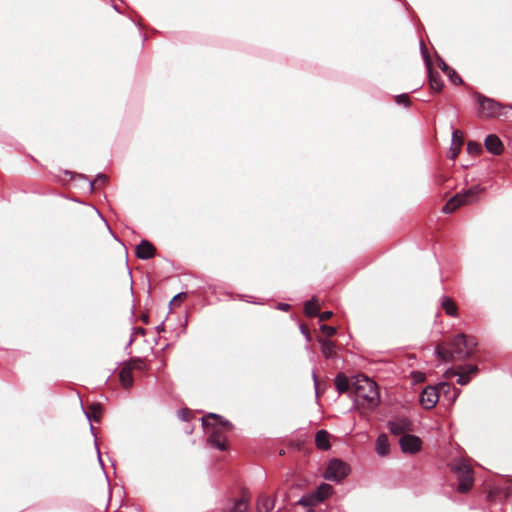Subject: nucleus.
Returning a JSON list of instances; mask_svg holds the SVG:
<instances>
[{
  "instance_id": "4be33fe9",
  "label": "nucleus",
  "mask_w": 512,
  "mask_h": 512,
  "mask_svg": "<svg viewBox=\"0 0 512 512\" xmlns=\"http://www.w3.org/2000/svg\"><path fill=\"white\" fill-rule=\"evenodd\" d=\"M274 508V500L266 495L260 496L258 500L259 512H270Z\"/></svg>"
},
{
  "instance_id": "4468645a",
  "label": "nucleus",
  "mask_w": 512,
  "mask_h": 512,
  "mask_svg": "<svg viewBox=\"0 0 512 512\" xmlns=\"http://www.w3.org/2000/svg\"><path fill=\"white\" fill-rule=\"evenodd\" d=\"M484 145L486 149L494 154L499 155L503 150V144L497 135L490 134L485 138Z\"/></svg>"
},
{
  "instance_id": "bb28decb",
  "label": "nucleus",
  "mask_w": 512,
  "mask_h": 512,
  "mask_svg": "<svg viewBox=\"0 0 512 512\" xmlns=\"http://www.w3.org/2000/svg\"><path fill=\"white\" fill-rule=\"evenodd\" d=\"M461 371L466 373L468 376L475 375L478 372V367L474 364H466L459 367Z\"/></svg>"
},
{
  "instance_id": "4c0bfd02",
  "label": "nucleus",
  "mask_w": 512,
  "mask_h": 512,
  "mask_svg": "<svg viewBox=\"0 0 512 512\" xmlns=\"http://www.w3.org/2000/svg\"><path fill=\"white\" fill-rule=\"evenodd\" d=\"M277 309L282 311H288L290 309V305L287 303H279L277 305Z\"/></svg>"
},
{
  "instance_id": "aec40b11",
  "label": "nucleus",
  "mask_w": 512,
  "mask_h": 512,
  "mask_svg": "<svg viewBox=\"0 0 512 512\" xmlns=\"http://www.w3.org/2000/svg\"><path fill=\"white\" fill-rule=\"evenodd\" d=\"M315 444L321 450L330 448L329 433L326 430H319L315 436Z\"/></svg>"
},
{
  "instance_id": "9d476101",
  "label": "nucleus",
  "mask_w": 512,
  "mask_h": 512,
  "mask_svg": "<svg viewBox=\"0 0 512 512\" xmlns=\"http://www.w3.org/2000/svg\"><path fill=\"white\" fill-rule=\"evenodd\" d=\"M399 445L404 454H416L422 448V440L420 437L408 433L401 436Z\"/></svg>"
},
{
  "instance_id": "7c9ffc66",
  "label": "nucleus",
  "mask_w": 512,
  "mask_h": 512,
  "mask_svg": "<svg viewBox=\"0 0 512 512\" xmlns=\"http://www.w3.org/2000/svg\"><path fill=\"white\" fill-rule=\"evenodd\" d=\"M395 101L397 104L399 105H405V106H409L410 104V100H409V97L406 93H403V94H399L395 97Z\"/></svg>"
},
{
  "instance_id": "f8f14e48",
  "label": "nucleus",
  "mask_w": 512,
  "mask_h": 512,
  "mask_svg": "<svg viewBox=\"0 0 512 512\" xmlns=\"http://www.w3.org/2000/svg\"><path fill=\"white\" fill-rule=\"evenodd\" d=\"M439 400V389L435 386H427L420 394V404L425 409H432Z\"/></svg>"
},
{
  "instance_id": "20e7f679",
  "label": "nucleus",
  "mask_w": 512,
  "mask_h": 512,
  "mask_svg": "<svg viewBox=\"0 0 512 512\" xmlns=\"http://www.w3.org/2000/svg\"><path fill=\"white\" fill-rule=\"evenodd\" d=\"M485 188L480 185H473L462 193L454 195L442 208L443 213L451 214L458 207L472 203L477 200L479 194L484 192Z\"/></svg>"
},
{
  "instance_id": "9b49d317",
  "label": "nucleus",
  "mask_w": 512,
  "mask_h": 512,
  "mask_svg": "<svg viewBox=\"0 0 512 512\" xmlns=\"http://www.w3.org/2000/svg\"><path fill=\"white\" fill-rule=\"evenodd\" d=\"M387 428L393 435L403 436L413 430V424L410 419L402 417L388 421Z\"/></svg>"
},
{
  "instance_id": "6ab92c4d",
  "label": "nucleus",
  "mask_w": 512,
  "mask_h": 512,
  "mask_svg": "<svg viewBox=\"0 0 512 512\" xmlns=\"http://www.w3.org/2000/svg\"><path fill=\"white\" fill-rule=\"evenodd\" d=\"M102 412V405L100 403H93L89 406L88 410H84V414L89 422L92 420L98 422Z\"/></svg>"
},
{
  "instance_id": "a211bd4d",
  "label": "nucleus",
  "mask_w": 512,
  "mask_h": 512,
  "mask_svg": "<svg viewBox=\"0 0 512 512\" xmlns=\"http://www.w3.org/2000/svg\"><path fill=\"white\" fill-rule=\"evenodd\" d=\"M119 379H120L121 385L125 389H130L133 385L132 368L130 366L122 367L119 372Z\"/></svg>"
},
{
  "instance_id": "b1692460",
  "label": "nucleus",
  "mask_w": 512,
  "mask_h": 512,
  "mask_svg": "<svg viewBox=\"0 0 512 512\" xmlns=\"http://www.w3.org/2000/svg\"><path fill=\"white\" fill-rule=\"evenodd\" d=\"M79 177L88 181V186H89V191H90V192H93V190H94V188H95V185H96V184H101V185H103V184H105V183H106V181H107V177H106V175H105V174H102V173H99V174L96 176V179H95L94 181H90V180H88V178H87L85 175H83V174H80V175H79Z\"/></svg>"
},
{
  "instance_id": "423d86ee",
  "label": "nucleus",
  "mask_w": 512,
  "mask_h": 512,
  "mask_svg": "<svg viewBox=\"0 0 512 512\" xmlns=\"http://www.w3.org/2000/svg\"><path fill=\"white\" fill-rule=\"evenodd\" d=\"M452 471L457 475L458 491L460 493H467L474 483L471 467L464 461L460 460L453 465Z\"/></svg>"
},
{
  "instance_id": "2eb2a0df",
  "label": "nucleus",
  "mask_w": 512,
  "mask_h": 512,
  "mask_svg": "<svg viewBox=\"0 0 512 512\" xmlns=\"http://www.w3.org/2000/svg\"><path fill=\"white\" fill-rule=\"evenodd\" d=\"M375 451L381 456H388L390 453V443L388 436L385 433L380 434L375 441Z\"/></svg>"
},
{
  "instance_id": "c85d7f7f",
  "label": "nucleus",
  "mask_w": 512,
  "mask_h": 512,
  "mask_svg": "<svg viewBox=\"0 0 512 512\" xmlns=\"http://www.w3.org/2000/svg\"><path fill=\"white\" fill-rule=\"evenodd\" d=\"M320 330L327 336V337H332L336 334L337 332V329L333 326H329V325H326V324H322L320 326Z\"/></svg>"
},
{
  "instance_id": "5701e85b",
  "label": "nucleus",
  "mask_w": 512,
  "mask_h": 512,
  "mask_svg": "<svg viewBox=\"0 0 512 512\" xmlns=\"http://www.w3.org/2000/svg\"><path fill=\"white\" fill-rule=\"evenodd\" d=\"M442 308L445 310V313L449 316L457 315V307L449 297H443Z\"/></svg>"
},
{
  "instance_id": "cd10ccee",
  "label": "nucleus",
  "mask_w": 512,
  "mask_h": 512,
  "mask_svg": "<svg viewBox=\"0 0 512 512\" xmlns=\"http://www.w3.org/2000/svg\"><path fill=\"white\" fill-rule=\"evenodd\" d=\"M467 151L469 154H478L482 151V146L479 143L469 141L467 144Z\"/></svg>"
},
{
  "instance_id": "f257e3e1",
  "label": "nucleus",
  "mask_w": 512,
  "mask_h": 512,
  "mask_svg": "<svg viewBox=\"0 0 512 512\" xmlns=\"http://www.w3.org/2000/svg\"><path fill=\"white\" fill-rule=\"evenodd\" d=\"M476 345L475 338L467 337L465 334L460 333L452 338L449 348H443L438 345L435 348V354L444 362L464 360L471 357Z\"/></svg>"
},
{
  "instance_id": "473e14b6",
  "label": "nucleus",
  "mask_w": 512,
  "mask_h": 512,
  "mask_svg": "<svg viewBox=\"0 0 512 512\" xmlns=\"http://www.w3.org/2000/svg\"><path fill=\"white\" fill-rule=\"evenodd\" d=\"M300 331L304 335L306 341L310 342L311 336H310V332H309V329L307 328V326L304 324H300Z\"/></svg>"
},
{
  "instance_id": "39448f33",
  "label": "nucleus",
  "mask_w": 512,
  "mask_h": 512,
  "mask_svg": "<svg viewBox=\"0 0 512 512\" xmlns=\"http://www.w3.org/2000/svg\"><path fill=\"white\" fill-rule=\"evenodd\" d=\"M333 491L334 489L330 484L321 483L315 491L304 494L296 504L310 509L315 505L324 502L333 493Z\"/></svg>"
},
{
  "instance_id": "de8ad7c7",
  "label": "nucleus",
  "mask_w": 512,
  "mask_h": 512,
  "mask_svg": "<svg viewBox=\"0 0 512 512\" xmlns=\"http://www.w3.org/2000/svg\"><path fill=\"white\" fill-rule=\"evenodd\" d=\"M143 321L147 323V316L143 317Z\"/></svg>"
},
{
  "instance_id": "c756f323",
  "label": "nucleus",
  "mask_w": 512,
  "mask_h": 512,
  "mask_svg": "<svg viewBox=\"0 0 512 512\" xmlns=\"http://www.w3.org/2000/svg\"><path fill=\"white\" fill-rule=\"evenodd\" d=\"M463 143L462 134L459 130H453L452 132V144L455 146H461Z\"/></svg>"
},
{
  "instance_id": "ddd939ff",
  "label": "nucleus",
  "mask_w": 512,
  "mask_h": 512,
  "mask_svg": "<svg viewBox=\"0 0 512 512\" xmlns=\"http://www.w3.org/2000/svg\"><path fill=\"white\" fill-rule=\"evenodd\" d=\"M156 252L155 247L148 240H142L136 246V256L142 260H148L154 257Z\"/></svg>"
},
{
  "instance_id": "412c9836",
  "label": "nucleus",
  "mask_w": 512,
  "mask_h": 512,
  "mask_svg": "<svg viewBox=\"0 0 512 512\" xmlns=\"http://www.w3.org/2000/svg\"><path fill=\"white\" fill-rule=\"evenodd\" d=\"M304 311L309 317H315L319 314L318 300L316 297L305 302Z\"/></svg>"
},
{
  "instance_id": "dca6fc26",
  "label": "nucleus",
  "mask_w": 512,
  "mask_h": 512,
  "mask_svg": "<svg viewBox=\"0 0 512 512\" xmlns=\"http://www.w3.org/2000/svg\"><path fill=\"white\" fill-rule=\"evenodd\" d=\"M321 352L326 359H332L336 356V345L333 341L325 338H319Z\"/></svg>"
},
{
  "instance_id": "a19ab883",
  "label": "nucleus",
  "mask_w": 512,
  "mask_h": 512,
  "mask_svg": "<svg viewBox=\"0 0 512 512\" xmlns=\"http://www.w3.org/2000/svg\"><path fill=\"white\" fill-rule=\"evenodd\" d=\"M313 381H314V386H315V390H316V394H318V382H317V376L315 374V372H313Z\"/></svg>"
},
{
  "instance_id": "7ed1b4c3",
  "label": "nucleus",
  "mask_w": 512,
  "mask_h": 512,
  "mask_svg": "<svg viewBox=\"0 0 512 512\" xmlns=\"http://www.w3.org/2000/svg\"><path fill=\"white\" fill-rule=\"evenodd\" d=\"M202 425L208 431V443L210 446L224 451L226 450L225 432L230 431L232 424L215 413H209L202 418Z\"/></svg>"
},
{
  "instance_id": "c9c22d12",
  "label": "nucleus",
  "mask_w": 512,
  "mask_h": 512,
  "mask_svg": "<svg viewBox=\"0 0 512 512\" xmlns=\"http://www.w3.org/2000/svg\"><path fill=\"white\" fill-rule=\"evenodd\" d=\"M438 61L440 69L446 74L451 67H449L441 57H438Z\"/></svg>"
},
{
  "instance_id": "f03ea898",
  "label": "nucleus",
  "mask_w": 512,
  "mask_h": 512,
  "mask_svg": "<svg viewBox=\"0 0 512 512\" xmlns=\"http://www.w3.org/2000/svg\"><path fill=\"white\" fill-rule=\"evenodd\" d=\"M354 401L368 408H374L380 401L378 385L369 377L359 374L352 378Z\"/></svg>"
},
{
  "instance_id": "6e6552de",
  "label": "nucleus",
  "mask_w": 512,
  "mask_h": 512,
  "mask_svg": "<svg viewBox=\"0 0 512 512\" xmlns=\"http://www.w3.org/2000/svg\"><path fill=\"white\" fill-rule=\"evenodd\" d=\"M479 105V111L487 118L501 116L504 106L496 100L486 97L480 93H475Z\"/></svg>"
},
{
  "instance_id": "ea45409f",
  "label": "nucleus",
  "mask_w": 512,
  "mask_h": 512,
  "mask_svg": "<svg viewBox=\"0 0 512 512\" xmlns=\"http://www.w3.org/2000/svg\"><path fill=\"white\" fill-rule=\"evenodd\" d=\"M449 388H450V387H449V385H448V384H446V383H440V384H439V389H440L441 391H443V392H446V390H449Z\"/></svg>"
},
{
  "instance_id": "c03bdc74",
  "label": "nucleus",
  "mask_w": 512,
  "mask_h": 512,
  "mask_svg": "<svg viewBox=\"0 0 512 512\" xmlns=\"http://www.w3.org/2000/svg\"><path fill=\"white\" fill-rule=\"evenodd\" d=\"M134 341L133 336L130 337L129 342H127V347L131 346Z\"/></svg>"
},
{
  "instance_id": "1a4fd4ad",
  "label": "nucleus",
  "mask_w": 512,
  "mask_h": 512,
  "mask_svg": "<svg viewBox=\"0 0 512 512\" xmlns=\"http://www.w3.org/2000/svg\"><path fill=\"white\" fill-rule=\"evenodd\" d=\"M420 50L425 62L426 68L428 70L429 84L430 87L436 92H440L443 87V81L441 79L440 74L437 71L432 70L431 58L428 53V50L423 41L420 42Z\"/></svg>"
},
{
  "instance_id": "79ce46f5",
  "label": "nucleus",
  "mask_w": 512,
  "mask_h": 512,
  "mask_svg": "<svg viewBox=\"0 0 512 512\" xmlns=\"http://www.w3.org/2000/svg\"><path fill=\"white\" fill-rule=\"evenodd\" d=\"M164 329H165V323H164V322H161V323L156 327V330H157L158 332H162V331H164Z\"/></svg>"
},
{
  "instance_id": "49530a36",
  "label": "nucleus",
  "mask_w": 512,
  "mask_h": 512,
  "mask_svg": "<svg viewBox=\"0 0 512 512\" xmlns=\"http://www.w3.org/2000/svg\"><path fill=\"white\" fill-rule=\"evenodd\" d=\"M114 9H115L117 12H119V10H118V6H117V5H114Z\"/></svg>"
},
{
  "instance_id": "a18cd8bd",
  "label": "nucleus",
  "mask_w": 512,
  "mask_h": 512,
  "mask_svg": "<svg viewBox=\"0 0 512 512\" xmlns=\"http://www.w3.org/2000/svg\"><path fill=\"white\" fill-rule=\"evenodd\" d=\"M90 431H91V433L95 436V433H94V427H93V425H92V424H90Z\"/></svg>"
},
{
  "instance_id": "0eeeda50",
  "label": "nucleus",
  "mask_w": 512,
  "mask_h": 512,
  "mask_svg": "<svg viewBox=\"0 0 512 512\" xmlns=\"http://www.w3.org/2000/svg\"><path fill=\"white\" fill-rule=\"evenodd\" d=\"M350 471V466L346 462L341 459L334 458L328 462L324 478L329 481L340 483L349 475Z\"/></svg>"
},
{
  "instance_id": "e433bc0d",
  "label": "nucleus",
  "mask_w": 512,
  "mask_h": 512,
  "mask_svg": "<svg viewBox=\"0 0 512 512\" xmlns=\"http://www.w3.org/2000/svg\"><path fill=\"white\" fill-rule=\"evenodd\" d=\"M333 315L332 311H325L323 313H319L317 316H319L320 321H325L329 319Z\"/></svg>"
},
{
  "instance_id": "72a5a7b5",
  "label": "nucleus",
  "mask_w": 512,
  "mask_h": 512,
  "mask_svg": "<svg viewBox=\"0 0 512 512\" xmlns=\"http://www.w3.org/2000/svg\"><path fill=\"white\" fill-rule=\"evenodd\" d=\"M460 148H461V146H455L452 144L450 147V151H449V153H450L449 157L451 159H455L460 152Z\"/></svg>"
},
{
  "instance_id": "f704fd0d",
  "label": "nucleus",
  "mask_w": 512,
  "mask_h": 512,
  "mask_svg": "<svg viewBox=\"0 0 512 512\" xmlns=\"http://www.w3.org/2000/svg\"><path fill=\"white\" fill-rule=\"evenodd\" d=\"M186 297V293L184 292H181V293H178L177 295H175L172 300L170 301L169 305L170 307L172 305H176L178 301L182 300L183 298Z\"/></svg>"
},
{
  "instance_id": "2f4dec72",
  "label": "nucleus",
  "mask_w": 512,
  "mask_h": 512,
  "mask_svg": "<svg viewBox=\"0 0 512 512\" xmlns=\"http://www.w3.org/2000/svg\"><path fill=\"white\" fill-rule=\"evenodd\" d=\"M247 509V504L241 500L235 503V506L233 508V512H244Z\"/></svg>"
},
{
  "instance_id": "f3484780",
  "label": "nucleus",
  "mask_w": 512,
  "mask_h": 512,
  "mask_svg": "<svg viewBox=\"0 0 512 512\" xmlns=\"http://www.w3.org/2000/svg\"><path fill=\"white\" fill-rule=\"evenodd\" d=\"M335 387L339 394L352 392V379L349 380L344 374H338L335 378Z\"/></svg>"
},
{
  "instance_id": "393cba45",
  "label": "nucleus",
  "mask_w": 512,
  "mask_h": 512,
  "mask_svg": "<svg viewBox=\"0 0 512 512\" xmlns=\"http://www.w3.org/2000/svg\"><path fill=\"white\" fill-rule=\"evenodd\" d=\"M447 373H452L453 375L458 376L457 383L460 385H466L470 382V376L466 375L463 371L459 369V371L448 370Z\"/></svg>"
},
{
  "instance_id": "58836bf2",
  "label": "nucleus",
  "mask_w": 512,
  "mask_h": 512,
  "mask_svg": "<svg viewBox=\"0 0 512 512\" xmlns=\"http://www.w3.org/2000/svg\"><path fill=\"white\" fill-rule=\"evenodd\" d=\"M133 331H134L133 333L142 334V335L145 334V330L142 327H135V328H133Z\"/></svg>"
},
{
  "instance_id": "37998d69",
  "label": "nucleus",
  "mask_w": 512,
  "mask_h": 512,
  "mask_svg": "<svg viewBox=\"0 0 512 512\" xmlns=\"http://www.w3.org/2000/svg\"><path fill=\"white\" fill-rule=\"evenodd\" d=\"M96 448H97V454H98V461L100 463L101 466H103V462H102V459H101V454H100V450L98 448V446L96 445Z\"/></svg>"
},
{
  "instance_id": "a878e982",
  "label": "nucleus",
  "mask_w": 512,
  "mask_h": 512,
  "mask_svg": "<svg viewBox=\"0 0 512 512\" xmlns=\"http://www.w3.org/2000/svg\"><path fill=\"white\" fill-rule=\"evenodd\" d=\"M446 75L448 76L449 80L455 84V85H460L463 83V80L462 78L457 74V72L450 68V70L446 73Z\"/></svg>"
}]
</instances>
